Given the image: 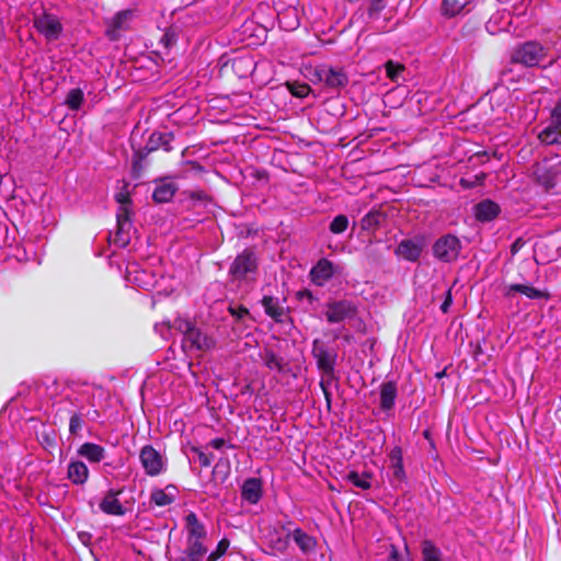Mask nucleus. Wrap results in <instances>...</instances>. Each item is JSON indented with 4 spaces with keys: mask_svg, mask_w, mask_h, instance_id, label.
<instances>
[{
    "mask_svg": "<svg viewBox=\"0 0 561 561\" xmlns=\"http://www.w3.org/2000/svg\"><path fill=\"white\" fill-rule=\"evenodd\" d=\"M255 67L253 58L248 56L236 57L231 60V69L239 78H247L250 76Z\"/></svg>",
    "mask_w": 561,
    "mask_h": 561,
    "instance_id": "24",
    "label": "nucleus"
},
{
    "mask_svg": "<svg viewBox=\"0 0 561 561\" xmlns=\"http://www.w3.org/2000/svg\"><path fill=\"white\" fill-rule=\"evenodd\" d=\"M423 436L425 439H427L430 442L431 446L434 447V442L432 439V434H431L430 430H425L423 432Z\"/></svg>",
    "mask_w": 561,
    "mask_h": 561,
    "instance_id": "58",
    "label": "nucleus"
},
{
    "mask_svg": "<svg viewBox=\"0 0 561 561\" xmlns=\"http://www.w3.org/2000/svg\"><path fill=\"white\" fill-rule=\"evenodd\" d=\"M206 553L207 548L203 542H187L178 561H202Z\"/></svg>",
    "mask_w": 561,
    "mask_h": 561,
    "instance_id": "27",
    "label": "nucleus"
},
{
    "mask_svg": "<svg viewBox=\"0 0 561 561\" xmlns=\"http://www.w3.org/2000/svg\"><path fill=\"white\" fill-rule=\"evenodd\" d=\"M114 198H115L116 203L119 204V206L131 205V198H130V193L128 192V183L127 182H125L122 190L114 195Z\"/></svg>",
    "mask_w": 561,
    "mask_h": 561,
    "instance_id": "46",
    "label": "nucleus"
},
{
    "mask_svg": "<svg viewBox=\"0 0 561 561\" xmlns=\"http://www.w3.org/2000/svg\"><path fill=\"white\" fill-rule=\"evenodd\" d=\"M515 293H519L529 299H549L550 294L546 290H540L531 286L530 284H507L504 288V296L512 298Z\"/></svg>",
    "mask_w": 561,
    "mask_h": 561,
    "instance_id": "14",
    "label": "nucleus"
},
{
    "mask_svg": "<svg viewBox=\"0 0 561 561\" xmlns=\"http://www.w3.org/2000/svg\"><path fill=\"white\" fill-rule=\"evenodd\" d=\"M445 375H446V370L444 369V370H442V371L436 373L435 377H436L437 379H440V378H443Z\"/></svg>",
    "mask_w": 561,
    "mask_h": 561,
    "instance_id": "61",
    "label": "nucleus"
},
{
    "mask_svg": "<svg viewBox=\"0 0 561 561\" xmlns=\"http://www.w3.org/2000/svg\"><path fill=\"white\" fill-rule=\"evenodd\" d=\"M345 2H348V3H357L359 2L360 0H344Z\"/></svg>",
    "mask_w": 561,
    "mask_h": 561,
    "instance_id": "62",
    "label": "nucleus"
},
{
    "mask_svg": "<svg viewBox=\"0 0 561 561\" xmlns=\"http://www.w3.org/2000/svg\"><path fill=\"white\" fill-rule=\"evenodd\" d=\"M385 69H386L387 77L390 80L396 81L398 79V77L404 71V66L402 64L394 62L392 60H388L385 64Z\"/></svg>",
    "mask_w": 561,
    "mask_h": 561,
    "instance_id": "43",
    "label": "nucleus"
},
{
    "mask_svg": "<svg viewBox=\"0 0 561 561\" xmlns=\"http://www.w3.org/2000/svg\"><path fill=\"white\" fill-rule=\"evenodd\" d=\"M297 297L299 299L307 298L310 302H312L314 300L312 293L308 289L298 291Z\"/></svg>",
    "mask_w": 561,
    "mask_h": 561,
    "instance_id": "56",
    "label": "nucleus"
},
{
    "mask_svg": "<svg viewBox=\"0 0 561 561\" xmlns=\"http://www.w3.org/2000/svg\"><path fill=\"white\" fill-rule=\"evenodd\" d=\"M68 479L75 484H83L89 478V469L82 461H71L68 466Z\"/></svg>",
    "mask_w": 561,
    "mask_h": 561,
    "instance_id": "26",
    "label": "nucleus"
},
{
    "mask_svg": "<svg viewBox=\"0 0 561 561\" xmlns=\"http://www.w3.org/2000/svg\"><path fill=\"white\" fill-rule=\"evenodd\" d=\"M550 119L554 122V124L561 127V98L556 103L554 107L551 111Z\"/></svg>",
    "mask_w": 561,
    "mask_h": 561,
    "instance_id": "50",
    "label": "nucleus"
},
{
    "mask_svg": "<svg viewBox=\"0 0 561 561\" xmlns=\"http://www.w3.org/2000/svg\"><path fill=\"white\" fill-rule=\"evenodd\" d=\"M79 538L80 540L84 543V545H88V541L90 540L91 538V535L88 534V533H79Z\"/></svg>",
    "mask_w": 561,
    "mask_h": 561,
    "instance_id": "57",
    "label": "nucleus"
},
{
    "mask_svg": "<svg viewBox=\"0 0 561 561\" xmlns=\"http://www.w3.org/2000/svg\"><path fill=\"white\" fill-rule=\"evenodd\" d=\"M526 244V241L523 238H517L512 244H511V253L512 255H516Z\"/></svg>",
    "mask_w": 561,
    "mask_h": 561,
    "instance_id": "54",
    "label": "nucleus"
},
{
    "mask_svg": "<svg viewBox=\"0 0 561 561\" xmlns=\"http://www.w3.org/2000/svg\"><path fill=\"white\" fill-rule=\"evenodd\" d=\"M174 500L175 497L172 494L167 493L162 489H153L150 494V502L159 507L170 505Z\"/></svg>",
    "mask_w": 561,
    "mask_h": 561,
    "instance_id": "38",
    "label": "nucleus"
},
{
    "mask_svg": "<svg viewBox=\"0 0 561 561\" xmlns=\"http://www.w3.org/2000/svg\"><path fill=\"white\" fill-rule=\"evenodd\" d=\"M286 87L294 96L300 99L306 98L311 91L309 84L298 81H287Z\"/></svg>",
    "mask_w": 561,
    "mask_h": 561,
    "instance_id": "40",
    "label": "nucleus"
},
{
    "mask_svg": "<svg viewBox=\"0 0 561 561\" xmlns=\"http://www.w3.org/2000/svg\"><path fill=\"white\" fill-rule=\"evenodd\" d=\"M187 196L193 201L198 202H210V196L203 190H196V191H188L186 192Z\"/></svg>",
    "mask_w": 561,
    "mask_h": 561,
    "instance_id": "49",
    "label": "nucleus"
},
{
    "mask_svg": "<svg viewBox=\"0 0 561 561\" xmlns=\"http://www.w3.org/2000/svg\"><path fill=\"white\" fill-rule=\"evenodd\" d=\"M130 227L131 226H129V225L116 222V231L112 239V242L119 248L127 247L130 242V238L128 234Z\"/></svg>",
    "mask_w": 561,
    "mask_h": 561,
    "instance_id": "36",
    "label": "nucleus"
},
{
    "mask_svg": "<svg viewBox=\"0 0 561 561\" xmlns=\"http://www.w3.org/2000/svg\"><path fill=\"white\" fill-rule=\"evenodd\" d=\"M350 220L344 214L336 215L329 225V230L333 234H341L348 228Z\"/></svg>",
    "mask_w": 561,
    "mask_h": 561,
    "instance_id": "39",
    "label": "nucleus"
},
{
    "mask_svg": "<svg viewBox=\"0 0 561 561\" xmlns=\"http://www.w3.org/2000/svg\"><path fill=\"white\" fill-rule=\"evenodd\" d=\"M259 257L254 248H245L231 262L228 274L233 280H245L249 275L256 274Z\"/></svg>",
    "mask_w": 561,
    "mask_h": 561,
    "instance_id": "3",
    "label": "nucleus"
},
{
    "mask_svg": "<svg viewBox=\"0 0 561 561\" xmlns=\"http://www.w3.org/2000/svg\"><path fill=\"white\" fill-rule=\"evenodd\" d=\"M262 306L265 313L276 322H282L284 316V309L279 306L278 299L272 296H264L262 298Z\"/></svg>",
    "mask_w": 561,
    "mask_h": 561,
    "instance_id": "31",
    "label": "nucleus"
},
{
    "mask_svg": "<svg viewBox=\"0 0 561 561\" xmlns=\"http://www.w3.org/2000/svg\"><path fill=\"white\" fill-rule=\"evenodd\" d=\"M314 75L320 82H323L331 90L339 91L348 84V77L343 68L322 65L316 69Z\"/></svg>",
    "mask_w": 561,
    "mask_h": 561,
    "instance_id": "6",
    "label": "nucleus"
},
{
    "mask_svg": "<svg viewBox=\"0 0 561 561\" xmlns=\"http://www.w3.org/2000/svg\"><path fill=\"white\" fill-rule=\"evenodd\" d=\"M388 458L389 470L391 471V476L389 478L390 484L394 489H399L407 482L402 448L400 446H394L388 454Z\"/></svg>",
    "mask_w": 561,
    "mask_h": 561,
    "instance_id": "8",
    "label": "nucleus"
},
{
    "mask_svg": "<svg viewBox=\"0 0 561 561\" xmlns=\"http://www.w3.org/2000/svg\"><path fill=\"white\" fill-rule=\"evenodd\" d=\"M229 545H230V542L227 538H222L221 540H219L216 549L214 551H211L209 553V556L207 557V561H217L219 558H221L227 552Z\"/></svg>",
    "mask_w": 561,
    "mask_h": 561,
    "instance_id": "44",
    "label": "nucleus"
},
{
    "mask_svg": "<svg viewBox=\"0 0 561 561\" xmlns=\"http://www.w3.org/2000/svg\"><path fill=\"white\" fill-rule=\"evenodd\" d=\"M83 424H84L83 416L80 412L71 413L70 419H69V433L72 436L79 435V433L81 432V430L83 427Z\"/></svg>",
    "mask_w": 561,
    "mask_h": 561,
    "instance_id": "42",
    "label": "nucleus"
},
{
    "mask_svg": "<svg viewBox=\"0 0 561 561\" xmlns=\"http://www.w3.org/2000/svg\"><path fill=\"white\" fill-rule=\"evenodd\" d=\"M262 359L268 369H275L278 373H283L285 369L284 359L277 356L272 350H265Z\"/></svg>",
    "mask_w": 561,
    "mask_h": 561,
    "instance_id": "34",
    "label": "nucleus"
},
{
    "mask_svg": "<svg viewBox=\"0 0 561 561\" xmlns=\"http://www.w3.org/2000/svg\"><path fill=\"white\" fill-rule=\"evenodd\" d=\"M319 385H320V388H321V390L323 392V396H324V399H325V403H327V408H328V410H330L331 409V404H332V393L330 392L328 383L324 380H321Z\"/></svg>",
    "mask_w": 561,
    "mask_h": 561,
    "instance_id": "52",
    "label": "nucleus"
},
{
    "mask_svg": "<svg viewBox=\"0 0 561 561\" xmlns=\"http://www.w3.org/2000/svg\"><path fill=\"white\" fill-rule=\"evenodd\" d=\"M473 209L476 219L481 222L495 219L501 211L500 205L491 199L481 201Z\"/></svg>",
    "mask_w": 561,
    "mask_h": 561,
    "instance_id": "19",
    "label": "nucleus"
},
{
    "mask_svg": "<svg viewBox=\"0 0 561 561\" xmlns=\"http://www.w3.org/2000/svg\"><path fill=\"white\" fill-rule=\"evenodd\" d=\"M184 165L186 167L187 172H192L199 176H202L206 172L205 168L198 161L195 160L185 161Z\"/></svg>",
    "mask_w": 561,
    "mask_h": 561,
    "instance_id": "48",
    "label": "nucleus"
},
{
    "mask_svg": "<svg viewBox=\"0 0 561 561\" xmlns=\"http://www.w3.org/2000/svg\"><path fill=\"white\" fill-rule=\"evenodd\" d=\"M533 175L536 182L542 185L547 191L553 188L557 184L558 172L546 161L534 164Z\"/></svg>",
    "mask_w": 561,
    "mask_h": 561,
    "instance_id": "13",
    "label": "nucleus"
},
{
    "mask_svg": "<svg viewBox=\"0 0 561 561\" xmlns=\"http://www.w3.org/2000/svg\"><path fill=\"white\" fill-rule=\"evenodd\" d=\"M311 355L316 359L317 368L330 379L335 376L337 352L329 347L323 341L316 339L312 342Z\"/></svg>",
    "mask_w": 561,
    "mask_h": 561,
    "instance_id": "4",
    "label": "nucleus"
},
{
    "mask_svg": "<svg viewBox=\"0 0 561 561\" xmlns=\"http://www.w3.org/2000/svg\"><path fill=\"white\" fill-rule=\"evenodd\" d=\"M422 251L423 248L420 243L411 239H404L398 244L394 253L405 261L416 262L420 259Z\"/></svg>",
    "mask_w": 561,
    "mask_h": 561,
    "instance_id": "21",
    "label": "nucleus"
},
{
    "mask_svg": "<svg viewBox=\"0 0 561 561\" xmlns=\"http://www.w3.org/2000/svg\"><path fill=\"white\" fill-rule=\"evenodd\" d=\"M226 445V439L221 437L214 438L209 442V446H211L215 449H220Z\"/></svg>",
    "mask_w": 561,
    "mask_h": 561,
    "instance_id": "55",
    "label": "nucleus"
},
{
    "mask_svg": "<svg viewBox=\"0 0 561 561\" xmlns=\"http://www.w3.org/2000/svg\"><path fill=\"white\" fill-rule=\"evenodd\" d=\"M184 333V343L188 344L191 348L195 350H209L214 346L215 342L213 339L204 334L198 328L195 327L191 321H184L181 325Z\"/></svg>",
    "mask_w": 561,
    "mask_h": 561,
    "instance_id": "9",
    "label": "nucleus"
},
{
    "mask_svg": "<svg viewBox=\"0 0 561 561\" xmlns=\"http://www.w3.org/2000/svg\"><path fill=\"white\" fill-rule=\"evenodd\" d=\"M84 100V93L80 88L71 89L66 96L65 104L72 111H78Z\"/></svg>",
    "mask_w": 561,
    "mask_h": 561,
    "instance_id": "37",
    "label": "nucleus"
},
{
    "mask_svg": "<svg viewBox=\"0 0 561 561\" xmlns=\"http://www.w3.org/2000/svg\"><path fill=\"white\" fill-rule=\"evenodd\" d=\"M78 454L90 462L96 463L104 459L105 449L101 445L94 443H84L79 447Z\"/></svg>",
    "mask_w": 561,
    "mask_h": 561,
    "instance_id": "25",
    "label": "nucleus"
},
{
    "mask_svg": "<svg viewBox=\"0 0 561 561\" xmlns=\"http://www.w3.org/2000/svg\"><path fill=\"white\" fill-rule=\"evenodd\" d=\"M344 479L356 488L369 490L371 488L373 474L367 471L359 473L355 470H351L345 474Z\"/></svg>",
    "mask_w": 561,
    "mask_h": 561,
    "instance_id": "29",
    "label": "nucleus"
},
{
    "mask_svg": "<svg viewBox=\"0 0 561 561\" xmlns=\"http://www.w3.org/2000/svg\"><path fill=\"white\" fill-rule=\"evenodd\" d=\"M386 8L385 0H368L365 4V11L369 21H377L380 19L381 12Z\"/></svg>",
    "mask_w": 561,
    "mask_h": 561,
    "instance_id": "35",
    "label": "nucleus"
},
{
    "mask_svg": "<svg viewBox=\"0 0 561 561\" xmlns=\"http://www.w3.org/2000/svg\"><path fill=\"white\" fill-rule=\"evenodd\" d=\"M467 3L466 0H443L442 14L448 18L456 16L465 10Z\"/></svg>",
    "mask_w": 561,
    "mask_h": 561,
    "instance_id": "32",
    "label": "nucleus"
},
{
    "mask_svg": "<svg viewBox=\"0 0 561 561\" xmlns=\"http://www.w3.org/2000/svg\"><path fill=\"white\" fill-rule=\"evenodd\" d=\"M131 15H133V11H130V10H123V11L117 12L111 19V21L107 23V28H106V32H105L106 36L111 41L118 39L119 38V32L127 27V22L129 21Z\"/></svg>",
    "mask_w": 561,
    "mask_h": 561,
    "instance_id": "18",
    "label": "nucleus"
},
{
    "mask_svg": "<svg viewBox=\"0 0 561 561\" xmlns=\"http://www.w3.org/2000/svg\"><path fill=\"white\" fill-rule=\"evenodd\" d=\"M549 48L541 44L539 41L529 39L517 43L510 51V62L513 65H520L524 68H542L548 69L552 67L557 58L550 59L547 64Z\"/></svg>",
    "mask_w": 561,
    "mask_h": 561,
    "instance_id": "1",
    "label": "nucleus"
},
{
    "mask_svg": "<svg viewBox=\"0 0 561 561\" xmlns=\"http://www.w3.org/2000/svg\"><path fill=\"white\" fill-rule=\"evenodd\" d=\"M176 191L178 186L175 184L160 181L152 192V199L157 204L169 203L174 197Z\"/></svg>",
    "mask_w": 561,
    "mask_h": 561,
    "instance_id": "23",
    "label": "nucleus"
},
{
    "mask_svg": "<svg viewBox=\"0 0 561 561\" xmlns=\"http://www.w3.org/2000/svg\"><path fill=\"white\" fill-rule=\"evenodd\" d=\"M291 536L293 540L296 542V545L300 548L302 552H310L314 550L317 546V539L308 535L301 528H296L293 531Z\"/></svg>",
    "mask_w": 561,
    "mask_h": 561,
    "instance_id": "30",
    "label": "nucleus"
},
{
    "mask_svg": "<svg viewBox=\"0 0 561 561\" xmlns=\"http://www.w3.org/2000/svg\"><path fill=\"white\" fill-rule=\"evenodd\" d=\"M538 138L545 145H559L561 144V127L550 119L548 126L539 133Z\"/></svg>",
    "mask_w": 561,
    "mask_h": 561,
    "instance_id": "28",
    "label": "nucleus"
},
{
    "mask_svg": "<svg viewBox=\"0 0 561 561\" xmlns=\"http://www.w3.org/2000/svg\"><path fill=\"white\" fill-rule=\"evenodd\" d=\"M178 42V31L174 26L167 27L160 38V44L165 48H172Z\"/></svg>",
    "mask_w": 561,
    "mask_h": 561,
    "instance_id": "41",
    "label": "nucleus"
},
{
    "mask_svg": "<svg viewBox=\"0 0 561 561\" xmlns=\"http://www.w3.org/2000/svg\"><path fill=\"white\" fill-rule=\"evenodd\" d=\"M398 389L396 381L388 380L379 386V408L383 412H389L394 408Z\"/></svg>",
    "mask_w": 561,
    "mask_h": 561,
    "instance_id": "17",
    "label": "nucleus"
},
{
    "mask_svg": "<svg viewBox=\"0 0 561 561\" xmlns=\"http://www.w3.org/2000/svg\"><path fill=\"white\" fill-rule=\"evenodd\" d=\"M263 494V483L260 478H248L241 486V497L250 504H256Z\"/></svg>",
    "mask_w": 561,
    "mask_h": 561,
    "instance_id": "15",
    "label": "nucleus"
},
{
    "mask_svg": "<svg viewBox=\"0 0 561 561\" xmlns=\"http://www.w3.org/2000/svg\"><path fill=\"white\" fill-rule=\"evenodd\" d=\"M421 546L423 561H442V552L432 540L425 539Z\"/></svg>",
    "mask_w": 561,
    "mask_h": 561,
    "instance_id": "33",
    "label": "nucleus"
},
{
    "mask_svg": "<svg viewBox=\"0 0 561 561\" xmlns=\"http://www.w3.org/2000/svg\"><path fill=\"white\" fill-rule=\"evenodd\" d=\"M334 274L333 263L328 259H321L310 271V278L313 284L323 286Z\"/></svg>",
    "mask_w": 561,
    "mask_h": 561,
    "instance_id": "16",
    "label": "nucleus"
},
{
    "mask_svg": "<svg viewBox=\"0 0 561 561\" xmlns=\"http://www.w3.org/2000/svg\"><path fill=\"white\" fill-rule=\"evenodd\" d=\"M229 312L237 317L238 319H242L245 314L249 313V310L243 307V306H238V307H229Z\"/></svg>",
    "mask_w": 561,
    "mask_h": 561,
    "instance_id": "53",
    "label": "nucleus"
},
{
    "mask_svg": "<svg viewBox=\"0 0 561 561\" xmlns=\"http://www.w3.org/2000/svg\"><path fill=\"white\" fill-rule=\"evenodd\" d=\"M123 491V489H110L99 504L100 510L106 515L124 516L126 514V508L118 500V496Z\"/></svg>",
    "mask_w": 561,
    "mask_h": 561,
    "instance_id": "12",
    "label": "nucleus"
},
{
    "mask_svg": "<svg viewBox=\"0 0 561 561\" xmlns=\"http://www.w3.org/2000/svg\"><path fill=\"white\" fill-rule=\"evenodd\" d=\"M192 451L197 455L201 467L208 468L211 465L214 459L213 454H206L198 447H193Z\"/></svg>",
    "mask_w": 561,
    "mask_h": 561,
    "instance_id": "47",
    "label": "nucleus"
},
{
    "mask_svg": "<svg viewBox=\"0 0 561 561\" xmlns=\"http://www.w3.org/2000/svg\"><path fill=\"white\" fill-rule=\"evenodd\" d=\"M34 26L49 41L57 39L62 32V25L59 20L55 15L48 13H44L36 18Z\"/></svg>",
    "mask_w": 561,
    "mask_h": 561,
    "instance_id": "11",
    "label": "nucleus"
},
{
    "mask_svg": "<svg viewBox=\"0 0 561 561\" xmlns=\"http://www.w3.org/2000/svg\"><path fill=\"white\" fill-rule=\"evenodd\" d=\"M139 460L149 477H157L164 470L163 457L152 445H145L140 449Z\"/></svg>",
    "mask_w": 561,
    "mask_h": 561,
    "instance_id": "7",
    "label": "nucleus"
},
{
    "mask_svg": "<svg viewBox=\"0 0 561 561\" xmlns=\"http://www.w3.org/2000/svg\"><path fill=\"white\" fill-rule=\"evenodd\" d=\"M511 72H512V70H511V69L505 68V69H503V70L501 71L500 76H501V78L503 79V78H505V77H506L508 73H511Z\"/></svg>",
    "mask_w": 561,
    "mask_h": 561,
    "instance_id": "60",
    "label": "nucleus"
},
{
    "mask_svg": "<svg viewBox=\"0 0 561 561\" xmlns=\"http://www.w3.org/2000/svg\"><path fill=\"white\" fill-rule=\"evenodd\" d=\"M187 529V542H203L206 538L205 526L199 522L197 515L191 512L185 517Z\"/></svg>",
    "mask_w": 561,
    "mask_h": 561,
    "instance_id": "20",
    "label": "nucleus"
},
{
    "mask_svg": "<svg viewBox=\"0 0 561 561\" xmlns=\"http://www.w3.org/2000/svg\"><path fill=\"white\" fill-rule=\"evenodd\" d=\"M131 209L130 205L119 206L116 214V222L131 226Z\"/></svg>",
    "mask_w": 561,
    "mask_h": 561,
    "instance_id": "45",
    "label": "nucleus"
},
{
    "mask_svg": "<svg viewBox=\"0 0 561 561\" xmlns=\"http://www.w3.org/2000/svg\"><path fill=\"white\" fill-rule=\"evenodd\" d=\"M174 140V134L169 133H152L146 145L135 151L133 156V173L135 178H139L142 165L141 162L145 160L151 152L157 151L159 149L164 150L165 152H170L173 150L171 142Z\"/></svg>",
    "mask_w": 561,
    "mask_h": 561,
    "instance_id": "2",
    "label": "nucleus"
},
{
    "mask_svg": "<svg viewBox=\"0 0 561 561\" xmlns=\"http://www.w3.org/2000/svg\"><path fill=\"white\" fill-rule=\"evenodd\" d=\"M453 304V294H451V287H448L445 294V299L443 304L440 305V310L443 313H447L449 311V308Z\"/></svg>",
    "mask_w": 561,
    "mask_h": 561,
    "instance_id": "51",
    "label": "nucleus"
},
{
    "mask_svg": "<svg viewBox=\"0 0 561 561\" xmlns=\"http://www.w3.org/2000/svg\"><path fill=\"white\" fill-rule=\"evenodd\" d=\"M4 37V25H3V21L2 19L0 18V41Z\"/></svg>",
    "mask_w": 561,
    "mask_h": 561,
    "instance_id": "59",
    "label": "nucleus"
},
{
    "mask_svg": "<svg viewBox=\"0 0 561 561\" xmlns=\"http://www.w3.org/2000/svg\"><path fill=\"white\" fill-rule=\"evenodd\" d=\"M325 317L330 323H340L345 319H352L357 313L356 306L348 300L329 302Z\"/></svg>",
    "mask_w": 561,
    "mask_h": 561,
    "instance_id": "10",
    "label": "nucleus"
},
{
    "mask_svg": "<svg viewBox=\"0 0 561 561\" xmlns=\"http://www.w3.org/2000/svg\"><path fill=\"white\" fill-rule=\"evenodd\" d=\"M433 255L440 262L450 263L459 257L461 242L455 234L447 233L439 237L432 247Z\"/></svg>",
    "mask_w": 561,
    "mask_h": 561,
    "instance_id": "5",
    "label": "nucleus"
},
{
    "mask_svg": "<svg viewBox=\"0 0 561 561\" xmlns=\"http://www.w3.org/2000/svg\"><path fill=\"white\" fill-rule=\"evenodd\" d=\"M171 488H172V489H174V486H173L172 484H168V485H167V488H165V490H169V489H171Z\"/></svg>",
    "mask_w": 561,
    "mask_h": 561,
    "instance_id": "63",
    "label": "nucleus"
},
{
    "mask_svg": "<svg viewBox=\"0 0 561 561\" xmlns=\"http://www.w3.org/2000/svg\"><path fill=\"white\" fill-rule=\"evenodd\" d=\"M386 220L387 216L383 211L379 209H371L360 219V228L362 230L373 234L381 227L382 224L386 222Z\"/></svg>",
    "mask_w": 561,
    "mask_h": 561,
    "instance_id": "22",
    "label": "nucleus"
}]
</instances>
